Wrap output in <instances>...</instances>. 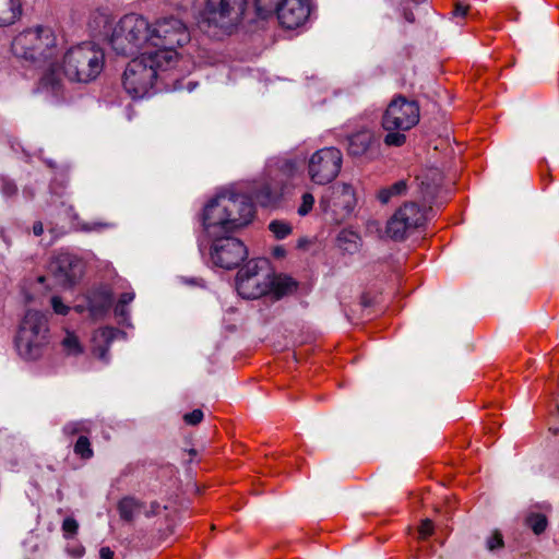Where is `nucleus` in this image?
<instances>
[{"instance_id":"f257e3e1","label":"nucleus","mask_w":559,"mask_h":559,"mask_svg":"<svg viewBox=\"0 0 559 559\" xmlns=\"http://www.w3.org/2000/svg\"><path fill=\"white\" fill-rule=\"evenodd\" d=\"M304 163L297 158H271L266 174L253 181L246 191L222 190L204 205L201 222L205 238L235 233L248 225L254 216V204H274L295 186Z\"/></svg>"},{"instance_id":"f03ea898","label":"nucleus","mask_w":559,"mask_h":559,"mask_svg":"<svg viewBox=\"0 0 559 559\" xmlns=\"http://www.w3.org/2000/svg\"><path fill=\"white\" fill-rule=\"evenodd\" d=\"M13 55L35 68H43L39 88L51 92L55 96L60 93V73L57 72L59 44L55 32L48 26H37L25 29L12 41Z\"/></svg>"},{"instance_id":"7ed1b4c3","label":"nucleus","mask_w":559,"mask_h":559,"mask_svg":"<svg viewBox=\"0 0 559 559\" xmlns=\"http://www.w3.org/2000/svg\"><path fill=\"white\" fill-rule=\"evenodd\" d=\"M173 70L152 53H141L127 64L122 85L133 99L144 98L170 87L175 83Z\"/></svg>"},{"instance_id":"20e7f679","label":"nucleus","mask_w":559,"mask_h":559,"mask_svg":"<svg viewBox=\"0 0 559 559\" xmlns=\"http://www.w3.org/2000/svg\"><path fill=\"white\" fill-rule=\"evenodd\" d=\"M238 294L245 299H258L271 295L275 299L293 293L296 282L286 275H276L267 259L249 260L237 273Z\"/></svg>"},{"instance_id":"39448f33","label":"nucleus","mask_w":559,"mask_h":559,"mask_svg":"<svg viewBox=\"0 0 559 559\" xmlns=\"http://www.w3.org/2000/svg\"><path fill=\"white\" fill-rule=\"evenodd\" d=\"M104 68V52L92 43H82L69 48L62 57V63L57 61V72L70 81L88 83L95 80Z\"/></svg>"},{"instance_id":"423d86ee","label":"nucleus","mask_w":559,"mask_h":559,"mask_svg":"<svg viewBox=\"0 0 559 559\" xmlns=\"http://www.w3.org/2000/svg\"><path fill=\"white\" fill-rule=\"evenodd\" d=\"M49 342L48 313L27 310L15 336L19 355L25 360H36L43 356Z\"/></svg>"},{"instance_id":"0eeeda50","label":"nucleus","mask_w":559,"mask_h":559,"mask_svg":"<svg viewBox=\"0 0 559 559\" xmlns=\"http://www.w3.org/2000/svg\"><path fill=\"white\" fill-rule=\"evenodd\" d=\"M148 21L135 13L122 16L111 29L109 46L118 56L131 57L148 47Z\"/></svg>"},{"instance_id":"6e6552de","label":"nucleus","mask_w":559,"mask_h":559,"mask_svg":"<svg viewBox=\"0 0 559 559\" xmlns=\"http://www.w3.org/2000/svg\"><path fill=\"white\" fill-rule=\"evenodd\" d=\"M418 121L419 106L415 100H408L402 95L393 98L382 116V127L388 131L384 144L402 146L406 141L403 132L412 129Z\"/></svg>"},{"instance_id":"1a4fd4ad","label":"nucleus","mask_w":559,"mask_h":559,"mask_svg":"<svg viewBox=\"0 0 559 559\" xmlns=\"http://www.w3.org/2000/svg\"><path fill=\"white\" fill-rule=\"evenodd\" d=\"M247 8V0H205V7L194 15L198 28L211 36H217L218 29L222 34H230L236 26V15H242Z\"/></svg>"},{"instance_id":"9d476101","label":"nucleus","mask_w":559,"mask_h":559,"mask_svg":"<svg viewBox=\"0 0 559 559\" xmlns=\"http://www.w3.org/2000/svg\"><path fill=\"white\" fill-rule=\"evenodd\" d=\"M260 15L275 12L282 26L294 29L305 24L310 16L309 0H254Z\"/></svg>"},{"instance_id":"9b49d317","label":"nucleus","mask_w":559,"mask_h":559,"mask_svg":"<svg viewBox=\"0 0 559 559\" xmlns=\"http://www.w3.org/2000/svg\"><path fill=\"white\" fill-rule=\"evenodd\" d=\"M233 234L226 233L206 238L210 245V260L213 265L225 270H233L247 259V247Z\"/></svg>"},{"instance_id":"f8f14e48","label":"nucleus","mask_w":559,"mask_h":559,"mask_svg":"<svg viewBox=\"0 0 559 559\" xmlns=\"http://www.w3.org/2000/svg\"><path fill=\"white\" fill-rule=\"evenodd\" d=\"M343 164L341 150L328 146L317 150L308 159L307 173L316 185H328L340 174Z\"/></svg>"},{"instance_id":"ddd939ff","label":"nucleus","mask_w":559,"mask_h":559,"mask_svg":"<svg viewBox=\"0 0 559 559\" xmlns=\"http://www.w3.org/2000/svg\"><path fill=\"white\" fill-rule=\"evenodd\" d=\"M148 47L156 48L152 56L162 59L165 67L175 68V19L165 16L148 23Z\"/></svg>"},{"instance_id":"4468645a","label":"nucleus","mask_w":559,"mask_h":559,"mask_svg":"<svg viewBox=\"0 0 559 559\" xmlns=\"http://www.w3.org/2000/svg\"><path fill=\"white\" fill-rule=\"evenodd\" d=\"M425 221L426 213L417 203H405L388 221L386 234L393 240H403L407 233L421 226Z\"/></svg>"},{"instance_id":"2eb2a0df","label":"nucleus","mask_w":559,"mask_h":559,"mask_svg":"<svg viewBox=\"0 0 559 559\" xmlns=\"http://www.w3.org/2000/svg\"><path fill=\"white\" fill-rule=\"evenodd\" d=\"M356 205L354 188L348 183L330 187L320 199V207L324 212L331 211L336 219L350 215Z\"/></svg>"},{"instance_id":"dca6fc26","label":"nucleus","mask_w":559,"mask_h":559,"mask_svg":"<svg viewBox=\"0 0 559 559\" xmlns=\"http://www.w3.org/2000/svg\"><path fill=\"white\" fill-rule=\"evenodd\" d=\"M48 270L59 285L71 287L82 277L84 263L75 254L61 251L51 259Z\"/></svg>"},{"instance_id":"f3484780","label":"nucleus","mask_w":559,"mask_h":559,"mask_svg":"<svg viewBox=\"0 0 559 559\" xmlns=\"http://www.w3.org/2000/svg\"><path fill=\"white\" fill-rule=\"evenodd\" d=\"M346 150L352 157L373 158L380 146L376 133L369 128H361L346 136Z\"/></svg>"},{"instance_id":"a211bd4d","label":"nucleus","mask_w":559,"mask_h":559,"mask_svg":"<svg viewBox=\"0 0 559 559\" xmlns=\"http://www.w3.org/2000/svg\"><path fill=\"white\" fill-rule=\"evenodd\" d=\"M112 300L111 290L107 286L100 285L88 290L85 296L86 306L76 305L75 310L78 312H83L87 309L93 319H98L108 312L112 305Z\"/></svg>"},{"instance_id":"6ab92c4d","label":"nucleus","mask_w":559,"mask_h":559,"mask_svg":"<svg viewBox=\"0 0 559 559\" xmlns=\"http://www.w3.org/2000/svg\"><path fill=\"white\" fill-rule=\"evenodd\" d=\"M126 336L127 334L123 331L111 326H105L95 331L92 338V352L94 356L105 364H108V352L111 343L118 337L126 338Z\"/></svg>"},{"instance_id":"aec40b11","label":"nucleus","mask_w":559,"mask_h":559,"mask_svg":"<svg viewBox=\"0 0 559 559\" xmlns=\"http://www.w3.org/2000/svg\"><path fill=\"white\" fill-rule=\"evenodd\" d=\"M443 181V176L438 169H429L426 171L419 183L420 194L423 200L428 204L440 205L441 202H438V195L441 192V186Z\"/></svg>"},{"instance_id":"412c9836","label":"nucleus","mask_w":559,"mask_h":559,"mask_svg":"<svg viewBox=\"0 0 559 559\" xmlns=\"http://www.w3.org/2000/svg\"><path fill=\"white\" fill-rule=\"evenodd\" d=\"M180 461L183 466L186 492L197 493L199 489L194 481V476L197 474V466L200 462V452L193 447L183 448Z\"/></svg>"},{"instance_id":"4be33fe9","label":"nucleus","mask_w":559,"mask_h":559,"mask_svg":"<svg viewBox=\"0 0 559 559\" xmlns=\"http://www.w3.org/2000/svg\"><path fill=\"white\" fill-rule=\"evenodd\" d=\"M115 24L112 17L106 10L95 11L90 20V27L97 36L105 37L109 43V36Z\"/></svg>"},{"instance_id":"5701e85b","label":"nucleus","mask_w":559,"mask_h":559,"mask_svg":"<svg viewBox=\"0 0 559 559\" xmlns=\"http://www.w3.org/2000/svg\"><path fill=\"white\" fill-rule=\"evenodd\" d=\"M22 13L20 0H0V26L13 24Z\"/></svg>"},{"instance_id":"b1692460","label":"nucleus","mask_w":559,"mask_h":559,"mask_svg":"<svg viewBox=\"0 0 559 559\" xmlns=\"http://www.w3.org/2000/svg\"><path fill=\"white\" fill-rule=\"evenodd\" d=\"M143 506L131 497L121 499L118 503V511L123 521H133L141 512Z\"/></svg>"},{"instance_id":"393cba45","label":"nucleus","mask_w":559,"mask_h":559,"mask_svg":"<svg viewBox=\"0 0 559 559\" xmlns=\"http://www.w3.org/2000/svg\"><path fill=\"white\" fill-rule=\"evenodd\" d=\"M359 241H360V237L358 236V234H356L355 231H352V230H346V229L340 231V234L337 235V238H336L337 247L342 251L349 253V254H353L358 251Z\"/></svg>"},{"instance_id":"a878e982","label":"nucleus","mask_w":559,"mask_h":559,"mask_svg":"<svg viewBox=\"0 0 559 559\" xmlns=\"http://www.w3.org/2000/svg\"><path fill=\"white\" fill-rule=\"evenodd\" d=\"M194 0H186L182 5L177 4V47L183 46L190 41V32L187 24L179 19V10L187 11L189 5H193Z\"/></svg>"},{"instance_id":"bb28decb","label":"nucleus","mask_w":559,"mask_h":559,"mask_svg":"<svg viewBox=\"0 0 559 559\" xmlns=\"http://www.w3.org/2000/svg\"><path fill=\"white\" fill-rule=\"evenodd\" d=\"M407 183L405 180H399L390 187L383 188L378 193V199L382 204H386L393 197H400L406 193Z\"/></svg>"},{"instance_id":"cd10ccee","label":"nucleus","mask_w":559,"mask_h":559,"mask_svg":"<svg viewBox=\"0 0 559 559\" xmlns=\"http://www.w3.org/2000/svg\"><path fill=\"white\" fill-rule=\"evenodd\" d=\"M62 350L69 356H78L83 353V346L81 345L79 337L70 332L66 331L64 336L60 341Z\"/></svg>"},{"instance_id":"c85d7f7f","label":"nucleus","mask_w":559,"mask_h":559,"mask_svg":"<svg viewBox=\"0 0 559 559\" xmlns=\"http://www.w3.org/2000/svg\"><path fill=\"white\" fill-rule=\"evenodd\" d=\"M525 524L533 531L535 535H540L546 531L548 526V520L545 514L532 512L526 515Z\"/></svg>"},{"instance_id":"c756f323","label":"nucleus","mask_w":559,"mask_h":559,"mask_svg":"<svg viewBox=\"0 0 559 559\" xmlns=\"http://www.w3.org/2000/svg\"><path fill=\"white\" fill-rule=\"evenodd\" d=\"M74 453L83 460H88L93 456L94 452L91 442L86 436H80L74 444Z\"/></svg>"},{"instance_id":"7c9ffc66","label":"nucleus","mask_w":559,"mask_h":559,"mask_svg":"<svg viewBox=\"0 0 559 559\" xmlns=\"http://www.w3.org/2000/svg\"><path fill=\"white\" fill-rule=\"evenodd\" d=\"M91 431L90 420H76L70 421L63 427V432L68 436H74L78 433H88Z\"/></svg>"},{"instance_id":"2f4dec72","label":"nucleus","mask_w":559,"mask_h":559,"mask_svg":"<svg viewBox=\"0 0 559 559\" xmlns=\"http://www.w3.org/2000/svg\"><path fill=\"white\" fill-rule=\"evenodd\" d=\"M269 229L276 239H285L292 233V226L285 221L274 219L269 224Z\"/></svg>"},{"instance_id":"473e14b6","label":"nucleus","mask_w":559,"mask_h":559,"mask_svg":"<svg viewBox=\"0 0 559 559\" xmlns=\"http://www.w3.org/2000/svg\"><path fill=\"white\" fill-rule=\"evenodd\" d=\"M114 227H116L115 223L102 221L84 222L81 224V229L86 233H100L104 229H109Z\"/></svg>"},{"instance_id":"72a5a7b5","label":"nucleus","mask_w":559,"mask_h":559,"mask_svg":"<svg viewBox=\"0 0 559 559\" xmlns=\"http://www.w3.org/2000/svg\"><path fill=\"white\" fill-rule=\"evenodd\" d=\"M314 205V197L310 192H305L301 195V203L297 209V213L299 216H306L308 215Z\"/></svg>"},{"instance_id":"f704fd0d","label":"nucleus","mask_w":559,"mask_h":559,"mask_svg":"<svg viewBox=\"0 0 559 559\" xmlns=\"http://www.w3.org/2000/svg\"><path fill=\"white\" fill-rule=\"evenodd\" d=\"M0 190L3 197L10 198L16 194L17 187L16 185L9 178L1 176L0 177Z\"/></svg>"},{"instance_id":"c9c22d12","label":"nucleus","mask_w":559,"mask_h":559,"mask_svg":"<svg viewBox=\"0 0 559 559\" xmlns=\"http://www.w3.org/2000/svg\"><path fill=\"white\" fill-rule=\"evenodd\" d=\"M203 418L204 414L200 408H195L192 412L183 414L182 416L185 424L188 426H197L203 420Z\"/></svg>"},{"instance_id":"e433bc0d","label":"nucleus","mask_w":559,"mask_h":559,"mask_svg":"<svg viewBox=\"0 0 559 559\" xmlns=\"http://www.w3.org/2000/svg\"><path fill=\"white\" fill-rule=\"evenodd\" d=\"M115 316L117 317L119 324L131 326L130 314L127 306L117 302L115 307Z\"/></svg>"},{"instance_id":"4c0bfd02","label":"nucleus","mask_w":559,"mask_h":559,"mask_svg":"<svg viewBox=\"0 0 559 559\" xmlns=\"http://www.w3.org/2000/svg\"><path fill=\"white\" fill-rule=\"evenodd\" d=\"M62 530L66 538H70L78 533L79 523L73 518H67L63 520Z\"/></svg>"},{"instance_id":"58836bf2","label":"nucleus","mask_w":559,"mask_h":559,"mask_svg":"<svg viewBox=\"0 0 559 559\" xmlns=\"http://www.w3.org/2000/svg\"><path fill=\"white\" fill-rule=\"evenodd\" d=\"M487 548L490 551H493L496 549H499L503 547V537L500 533L495 532L491 536L487 538L486 542Z\"/></svg>"},{"instance_id":"ea45409f","label":"nucleus","mask_w":559,"mask_h":559,"mask_svg":"<svg viewBox=\"0 0 559 559\" xmlns=\"http://www.w3.org/2000/svg\"><path fill=\"white\" fill-rule=\"evenodd\" d=\"M179 282L183 285H187V286H190V287H200V288H203L204 287V281L203 278L201 277H198V276H191V277H188V276H180L179 277Z\"/></svg>"},{"instance_id":"a19ab883","label":"nucleus","mask_w":559,"mask_h":559,"mask_svg":"<svg viewBox=\"0 0 559 559\" xmlns=\"http://www.w3.org/2000/svg\"><path fill=\"white\" fill-rule=\"evenodd\" d=\"M51 306H52V309L53 311L57 313V314H67L68 311H69V307L67 305H64L61 300V298L57 297V296H53L51 298Z\"/></svg>"},{"instance_id":"79ce46f5","label":"nucleus","mask_w":559,"mask_h":559,"mask_svg":"<svg viewBox=\"0 0 559 559\" xmlns=\"http://www.w3.org/2000/svg\"><path fill=\"white\" fill-rule=\"evenodd\" d=\"M433 532V524L429 519H426L421 522L419 527V535L421 538H426L430 536Z\"/></svg>"},{"instance_id":"37998d69","label":"nucleus","mask_w":559,"mask_h":559,"mask_svg":"<svg viewBox=\"0 0 559 559\" xmlns=\"http://www.w3.org/2000/svg\"><path fill=\"white\" fill-rule=\"evenodd\" d=\"M134 299V293L133 292H127V293H123L121 294L119 300H118V304H122L124 306L129 305L130 302H132Z\"/></svg>"},{"instance_id":"c03bdc74","label":"nucleus","mask_w":559,"mask_h":559,"mask_svg":"<svg viewBox=\"0 0 559 559\" xmlns=\"http://www.w3.org/2000/svg\"><path fill=\"white\" fill-rule=\"evenodd\" d=\"M99 557L100 559H114V551L109 547H102Z\"/></svg>"},{"instance_id":"a18cd8bd","label":"nucleus","mask_w":559,"mask_h":559,"mask_svg":"<svg viewBox=\"0 0 559 559\" xmlns=\"http://www.w3.org/2000/svg\"><path fill=\"white\" fill-rule=\"evenodd\" d=\"M403 16L408 23H413L415 21L414 13L409 11L404 4H402Z\"/></svg>"},{"instance_id":"49530a36","label":"nucleus","mask_w":559,"mask_h":559,"mask_svg":"<svg viewBox=\"0 0 559 559\" xmlns=\"http://www.w3.org/2000/svg\"><path fill=\"white\" fill-rule=\"evenodd\" d=\"M32 230H33V234H34L35 236H37V237H38V236H41V235H43V233H44V226H43V223H41V222H39V221H38V222H35V223L33 224V228H32Z\"/></svg>"},{"instance_id":"de8ad7c7","label":"nucleus","mask_w":559,"mask_h":559,"mask_svg":"<svg viewBox=\"0 0 559 559\" xmlns=\"http://www.w3.org/2000/svg\"><path fill=\"white\" fill-rule=\"evenodd\" d=\"M467 13V7L461 4V3H457L455 5V10H454V14L456 16H465Z\"/></svg>"},{"instance_id":"09e8293b","label":"nucleus","mask_w":559,"mask_h":559,"mask_svg":"<svg viewBox=\"0 0 559 559\" xmlns=\"http://www.w3.org/2000/svg\"><path fill=\"white\" fill-rule=\"evenodd\" d=\"M285 254H286V250H285V248H284V247H282V246H276V247L273 249V255H274L275 258H283V257H285Z\"/></svg>"},{"instance_id":"8fccbe9b","label":"nucleus","mask_w":559,"mask_h":559,"mask_svg":"<svg viewBox=\"0 0 559 559\" xmlns=\"http://www.w3.org/2000/svg\"><path fill=\"white\" fill-rule=\"evenodd\" d=\"M179 506H180V508H181V509H185V510H186V509H188L189 501H187V502H183V501H182V502H180V503H178V502H177V508H178ZM182 519H183L182 516H178V515H177V522H178L179 520H182Z\"/></svg>"},{"instance_id":"3c124183","label":"nucleus","mask_w":559,"mask_h":559,"mask_svg":"<svg viewBox=\"0 0 559 559\" xmlns=\"http://www.w3.org/2000/svg\"><path fill=\"white\" fill-rule=\"evenodd\" d=\"M23 193L28 199H32L34 197V193L28 191L27 189H24Z\"/></svg>"},{"instance_id":"603ef678","label":"nucleus","mask_w":559,"mask_h":559,"mask_svg":"<svg viewBox=\"0 0 559 559\" xmlns=\"http://www.w3.org/2000/svg\"><path fill=\"white\" fill-rule=\"evenodd\" d=\"M415 4H421L426 2L427 0H412Z\"/></svg>"},{"instance_id":"864d4df0","label":"nucleus","mask_w":559,"mask_h":559,"mask_svg":"<svg viewBox=\"0 0 559 559\" xmlns=\"http://www.w3.org/2000/svg\"><path fill=\"white\" fill-rule=\"evenodd\" d=\"M76 555H78L79 557H80V556H82V555H83V549H81V550H76Z\"/></svg>"},{"instance_id":"5fc2aeb1","label":"nucleus","mask_w":559,"mask_h":559,"mask_svg":"<svg viewBox=\"0 0 559 559\" xmlns=\"http://www.w3.org/2000/svg\"><path fill=\"white\" fill-rule=\"evenodd\" d=\"M2 238H3V241H5L9 245V241L7 240V238L4 236H2Z\"/></svg>"},{"instance_id":"6e6d98bb","label":"nucleus","mask_w":559,"mask_h":559,"mask_svg":"<svg viewBox=\"0 0 559 559\" xmlns=\"http://www.w3.org/2000/svg\"><path fill=\"white\" fill-rule=\"evenodd\" d=\"M157 513H158V511L152 510V514H157Z\"/></svg>"}]
</instances>
